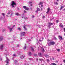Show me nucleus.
<instances>
[{"instance_id":"1","label":"nucleus","mask_w":65,"mask_h":65,"mask_svg":"<svg viewBox=\"0 0 65 65\" xmlns=\"http://www.w3.org/2000/svg\"><path fill=\"white\" fill-rule=\"evenodd\" d=\"M10 13H11V14L10 15V17H12V16L13 15L14 12L12 11H8V13H7L8 14H9Z\"/></svg>"},{"instance_id":"2","label":"nucleus","mask_w":65,"mask_h":65,"mask_svg":"<svg viewBox=\"0 0 65 65\" xmlns=\"http://www.w3.org/2000/svg\"><path fill=\"white\" fill-rule=\"evenodd\" d=\"M25 34H26V33H25V32H22L20 34L21 36L20 38V39H22V38H21V37H22V36H24V37H25Z\"/></svg>"},{"instance_id":"3","label":"nucleus","mask_w":65,"mask_h":65,"mask_svg":"<svg viewBox=\"0 0 65 65\" xmlns=\"http://www.w3.org/2000/svg\"><path fill=\"white\" fill-rule=\"evenodd\" d=\"M55 44V42L50 41V43H48V45L49 46L51 45H54Z\"/></svg>"},{"instance_id":"4","label":"nucleus","mask_w":65,"mask_h":65,"mask_svg":"<svg viewBox=\"0 0 65 65\" xmlns=\"http://www.w3.org/2000/svg\"><path fill=\"white\" fill-rule=\"evenodd\" d=\"M16 5V4L14 3V1H13L12 2V3L11 4V5L12 7H14V5Z\"/></svg>"},{"instance_id":"5","label":"nucleus","mask_w":65,"mask_h":65,"mask_svg":"<svg viewBox=\"0 0 65 65\" xmlns=\"http://www.w3.org/2000/svg\"><path fill=\"white\" fill-rule=\"evenodd\" d=\"M53 24L54 23H52L51 22H49L48 23V26L49 28H50L51 26V25H53Z\"/></svg>"},{"instance_id":"6","label":"nucleus","mask_w":65,"mask_h":65,"mask_svg":"<svg viewBox=\"0 0 65 65\" xmlns=\"http://www.w3.org/2000/svg\"><path fill=\"white\" fill-rule=\"evenodd\" d=\"M23 8L25 9V10H28L29 9V8L26 7V6H23Z\"/></svg>"},{"instance_id":"7","label":"nucleus","mask_w":65,"mask_h":65,"mask_svg":"<svg viewBox=\"0 0 65 65\" xmlns=\"http://www.w3.org/2000/svg\"><path fill=\"white\" fill-rule=\"evenodd\" d=\"M43 4V2H41L39 4V6H41V7H43V5H42Z\"/></svg>"},{"instance_id":"8","label":"nucleus","mask_w":65,"mask_h":65,"mask_svg":"<svg viewBox=\"0 0 65 65\" xmlns=\"http://www.w3.org/2000/svg\"><path fill=\"white\" fill-rule=\"evenodd\" d=\"M3 47H4V45H0V49L1 50H2L3 48Z\"/></svg>"},{"instance_id":"9","label":"nucleus","mask_w":65,"mask_h":65,"mask_svg":"<svg viewBox=\"0 0 65 65\" xmlns=\"http://www.w3.org/2000/svg\"><path fill=\"white\" fill-rule=\"evenodd\" d=\"M9 61V59L7 57H6V63L8 64V62Z\"/></svg>"},{"instance_id":"10","label":"nucleus","mask_w":65,"mask_h":65,"mask_svg":"<svg viewBox=\"0 0 65 65\" xmlns=\"http://www.w3.org/2000/svg\"><path fill=\"white\" fill-rule=\"evenodd\" d=\"M59 26L61 28H63L64 26L62 25V24L61 23H60V24L59 25Z\"/></svg>"},{"instance_id":"11","label":"nucleus","mask_w":65,"mask_h":65,"mask_svg":"<svg viewBox=\"0 0 65 65\" xmlns=\"http://www.w3.org/2000/svg\"><path fill=\"white\" fill-rule=\"evenodd\" d=\"M59 39L60 40H63V39H62V36H59Z\"/></svg>"},{"instance_id":"12","label":"nucleus","mask_w":65,"mask_h":65,"mask_svg":"<svg viewBox=\"0 0 65 65\" xmlns=\"http://www.w3.org/2000/svg\"><path fill=\"white\" fill-rule=\"evenodd\" d=\"M14 64L17 65V64H18V61L15 60V61H14Z\"/></svg>"},{"instance_id":"13","label":"nucleus","mask_w":65,"mask_h":65,"mask_svg":"<svg viewBox=\"0 0 65 65\" xmlns=\"http://www.w3.org/2000/svg\"><path fill=\"white\" fill-rule=\"evenodd\" d=\"M9 30L10 32H11V31H12V28H11L9 27Z\"/></svg>"},{"instance_id":"14","label":"nucleus","mask_w":65,"mask_h":65,"mask_svg":"<svg viewBox=\"0 0 65 65\" xmlns=\"http://www.w3.org/2000/svg\"><path fill=\"white\" fill-rule=\"evenodd\" d=\"M41 50L43 52H44V48H43L42 47L41 48Z\"/></svg>"},{"instance_id":"15","label":"nucleus","mask_w":65,"mask_h":65,"mask_svg":"<svg viewBox=\"0 0 65 65\" xmlns=\"http://www.w3.org/2000/svg\"><path fill=\"white\" fill-rule=\"evenodd\" d=\"M3 40V37H1L0 38V41H2V40Z\"/></svg>"},{"instance_id":"16","label":"nucleus","mask_w":65,"mask_h":65,"mask_svg":"<svg viewBox=\"0 0 65 65\" xmlns=\"http://www.w3.org/2000/svg\"><path fill=\"white\" fill-rule=\"evenodd\" d=\"M31 53L30 52H29L28 53V55L29 56H31Z\"/></svg>"},{"instance_id":"17","label":"nucleus","mask_w":65,"mask_h":65,"mask_svg":"<svg viewBox=\"0 0 65 65\" xmlns=\"http://www.w3.org/2000/svg\"><path fill=\"white\" fill-rule=\"evenodd\" d=\"M13 39L14 40H16V38L15 37V36H13Z\"/></svg>"},{"instance_id":"18","label":"nucleus","mask_w":65,"mask_h":65,"mask_svg":"<svg viewBox=\"0 0 65 65\" xmlns=\"http://www.w3.org/2000/svg\"><path fill=\"white\" fill-rule=\"evenodd\" d=\"M23 28L25 30H27V28H26V26H23Z\"/></svg>"},{"instance_id":"19","label":"nucleus","mask_w":65,"mask_h":65,"mask_svg":"<svg viewBox=\"0 0 65 65\" xmlns=\"http://www.w3.org/2000/svg\"><path fill=\"white\" fill-rule=\"evenodd\" d=\"M25 56H23V55H21V56L20 58H21V59H23V58H24V57Z\"/></svg>"},{"instance_id":"20","label":"nucleus","mask_w":65,"mask_h":65,"mask_svg":"<svg viewBox=\"0 0 65 65\" xmlns=\"http://www.w3.org/2000/svg\"><path fill=\"white\" fill-rule=\"evenodd\" d=\"M45 57H46V58H49V56L48 55H45Z\"/></svg>"},{"instance_id":"21","label":"nucleus","mask_w":65,"mask_h":65,"mask_svg":"<svg viewBox=\"0 0 65 65\" xmlns=\"http://www.w3.org/2000/svg\"><path fill=\"white\" fill-rule=\"evenodd\" d=\"M49 10H50V8H48L47 11V12H46V13H48V12H49Z\"/></svg>"},{"instance_id":"22","label":"nucleus","mask_w":65,"mask_h":65,"mask_svg":"<svg viewBox=\"0 0 65 65\" xmlns=\"http://www.w3.org/2000/svg\"><path fill=\"white\" fill-rule=\"evenodd\" d=\"M27 47L26 46V45H25L24 46V47L23 48V49L24 50H25V49H26V48Z\"/></svg>"},{"instance_id":"23","label":"nucleus","mask_w":65,"mask_h":65,"mask_svg":"<svg viewBox=\"0 0 65 65\" xmlns=\"http://www.w3.org/2000/svg\"><path fill=\"white\" fill-rule=\"evenodd\" d=\"M38 55L40 56H41V53H38Z\"/></svg>"},{"instance_id":"24","label":"nucleus","mask_w":65,"mask_h":65,"mask_svg":"<svg viewBox=\"0 0 65 65\" xmlns=\"http://www.w3.org/2000/svg\"><path fill=\"white\" fill-rule=\"evenodd\" d=\"M39 61H43V59H39Z\"/></svg>"},{"instance_id":"25","label":"nucleus","mask_w":65,"mask_h":65,"mask_svg":"<svg viewBox=\"0 0 65 65\" xmlns=\"http://www.w3.org/2000/svg\"><path fill=\"white\" fill-rule=\"evenodd\" d=\"M37 9L38 11H40V9L37 8Z\"/></svg>"},{"instance_id":"26","label":"nucleus","mask_w":65,"mask_h":65,"mask_svg":"<svg viewBox=\"0 0 65 65\" xmlns=\"http://www.w3.org/2000/svg\"><path fill=\"white\" fill-rule=\"evenodd\" d=\"M34 48H31V51L32 52H34Z\"/></svg>"},{"instance_id":"27","label":"nucleus","mask_w":65,"mask_h":65,"mask_svg":"<svg viewBox=\"0 0 65 65\" xmlns=\"http://www.w3.org/2000/svg\"><path fill=\"white\" fill-rule=\"evenodd\" d=\"M55 4V5H58V3L57 2H55L54 3Z\"/></svg>"},{"instance_id":"28","label":"nucleus","mask_w":65,"mask_h":65,"mask_svg":"<svg viewBox=\"0 0 65 65\" xmlns=\"http://www.w3.org/2000/svg\"><path fill=\"white\" fill-rule=\"evenodd\" d=\"M5 31V29H3L2 30V32H4Z\"/></svg>"},{"instance_id":"29","label":"nucleus","mask_w":65,"mask_h":65,"mask_svg":"<svg viewBox=\"0 0 65 65\" xmlns=\"http://www.w3.org/2000/svg\"><path fill=\"white\" fill-rule=\"evenodd\" d=\"M62 8H63V6H61V8H60V10H61L62 9Z\"/></svg>"},{"instance_id":"30","label":"nucleus","mask_w":65,"mask_h":65,"mask_svg":"<svg viewBox=\"0 0 65 65\" xmlns=\"http://www.w3.org/2000/svg\"><path fill=\"white\" fill-rule=\"evenodd\" d=\"M28 19V18H27V17H25L24 18L25 20H27V19Z\"/></svg>"},{"instance_id":"31","label":"nucleus","mask_w":65,"mask_h":65,"mask_svg":"<svg viewBox=\"0 0 65 65\" xmlns=\"http://www.w3.org/2000/svg\"><path fill=\"white\" fill-rule=\"evenodd\" d=\"M15 54H14L13 55V57H15Z\"/></svg>"},{"instance_id":"32","label":"nucleus","mask_w":65,"mask_h":65,"mask_svg":"<svg viewBox=\"0 0 65 65\" xmlns=\"http://www.w3.org/2000/svg\"><path fill=\"white\" fill-rule=\"evenodd\" d=\"M18 29L19 30H21V29L20 28H18Z\"/></svg>"},{"instance_id":"33","label":"nucleus","mask_w":65,"mask_h":65,"mask_svg":"<svg viewBox=\"0 0 65 65\" xmlns=\"http://www.w3.org/2000/svg\"><path fill=\"white\" fill-rule=\"evenodd\" d=\"M52 64L53 65H57V64L55 63H52Z\"/></svg>"},{"instance_id":"34","label":"nucleus","mask_w":65,"mask_h":65,"mask_svg":"<svg viewBox=\"0 0 65 65\" xmlns=\"http://www.w3.org/2000/svg\"><path fill=\"white\" fill-rule=\"evenodd\" d=\"M16 15H19V13H17L15 14Z\"/></svg>"},{"instance_id":"35","label":"nucleus","mask_w":65,"mask_h":65,"mask_svg":"<svg viewBox=\"0 0 65 65\" xmlns=\"http://www.w3.org/2000/svg\"><path fill=\"white\" fill-rule=\"evenodd\" d=\"M38 27H39V28H41V26H40V25H38Z\"/></svg>"},{"instance_id":"36","label":"nucleus","mask_w":65,"mask_h":65,"mask_svg":"<svg viewBox=\"0 0 65 65\" xmlns=\"http://www.w3.org/2000/svg\"><path fill=\"white\" fill-rule=\"evenodd\" d=\"M47 41H48V42H50V41H51V40H48Z\"/></svg>"},{"instance_id":"37","label":"nucleus","mask_w":65,"mask_h":65,"mask_svg":"<svg viewBox=\"0 0 65 65\" xmlns=\"http://www.w3.org/2000/svg\"><path fill=\"white\" fill-rule=\"evenodd\" d=\"M32 2H29V4H31L32 3Z\"/></svg>"},{"instance_id":"38","label":"nucleus","mask_w":65,"mask_h":65,"mask_svg":"<svg viewBox=\"0 0 65 65\" xmlns=\"http://www.w3.org/2000/svg\"><path fill=\"white\" fill-rule=\"evenodd\" d=\"M54 39L55 40H57V38H56L55 37H54Z\"/></svg>"},{"instance_id":"39","label":"nucleus","mask_w":65,"mask_h":65,"mask_svg":"<svg viewBox=\"0 0 65 65\" xmlns=\"http://www.w3.org/2000/svg\"><path fill=\"white\" fill-rule=\"evenodd\" d=\"M59 22V20H57L56 21V23H58Z\"/></svg>"},{"instance_id":"40","label":"nucleus","mask_w":65,"mask_h":65,"mask_svg":"<svg viewBox=\"0 0 65 65\" xmlns=\"http://www.w3.org/2000/svg\"><path fill=\"white\" fill-rule=\"evenodd\" d=\"M2 15H3V16H4V15H5V14H4V13H2Z\"/></svg>"},{"instance_id":"41","label":"nucleus","mask_w":65,"mask_h":65,"mask_svg":"<svg viewBox=\"0 0 65 65\" xmlns=\"http://www.w3.org/2000/svg\"><path fill=\"white\" fill-rule=\"evenodd\" d=\"M24 16L23 15H22V19H23V18H24Z\"/></svg>"},{"instance_id":"42","label":"nucleus","mask_w":65,"mask_h":65,"mask_svg":"<svg viewBox=\"0 0 65 65\" xmlns=\"http://www.w3.org/2000/svg\"><path fill=\"white\" fill-rule=\"evenodd\" d=\"M46 60L47 62H49L50 61V60L49 59H47Z\"/></svg>"},{"instance_id":"43","label":"nucleus","mask_w":65,"mask_h":65,"mask_svg":"<svg viewBox=\"0 0 65 65\" xmlns=\"http://www.w3.org/2000/svg\"><path fill=\"white\" fill-rule=\"evenodd\" d=\"M57 51L58 52H59V51H60V49H58L57 50Z\"/></svg>"},{"instance_id":"44","label":"nucleus","mask_w":65,"mask_h":65,"mask_svg":"<svg viewBox=\"0 0 65 65\" xmlns=\"http://www.w3.org/2000/svg\"><path fill=\"white\" fill-rule=\"evenodd\" d=\"M29 60H32V58H29Z\"/></svg>"},{"instance_id":"45","label":"nucleus","mask_w":65,"mask_h":65,"mask_svg":"<svg viewBox=\"0 0 65 65\" xmlns=\"http://www.w3.org/2000/svg\"><path fill=\"white\" fill-rule=\"evenodd\" d=\"M36 61H38V59H36Z\"/></svg>"},{"instance_id":"46","label":"nucleus","mask_w":65,"mask_h":65,"mask_svg":"<svg viewBox=\"0 0 65 65\" xmlns=\"http://www.w3.org/2000/svg\"><path fill=\"white\" fill-rule=\"evenodd\" d=\"M18 55H20V52H19L18 53Z\"/></svg>"},{"instance_id":"47","label":"nucleus","mask_w":65,"mask_h":65,"mask_svg":"<svg viewBox=\"0 0 65 65\" xmlns=\"http://www.w3.org/2000/svg\"><path fill=\"white\" fill-rule=\"evenodd\" d=\"M19 45H17V47H19Z\"/></svg>"},{"instance_id":"48","label":"nucleus","mask_w":65,"mask_h":65,"mask_svg":"<svg viewBox=\"0 0 65 65\" xmlns=\"http://www.w3.org/2000/svg\"><path fill=\"white\" fill-rule=\"evenodd\" d=\"M29 41H30V40H29L28 41V42H29Z\"/></svg>"},{"instance_id":"49","label":"nucleus","mask_w":65,"mask_h":65,"mask_svg":"<svg viewBox=\"0 0 65 65\" xmlns=\"http://www.w3.org/2000/svg\"><path fill=\"white\" fill-rule=\"evenodd\" d=\"M5 19H4V23H5Z\"/></svg>"},{"instance_id":"50","label":"nucleus","mask_w":65,"mask_h":65,"mask_svg":"<svg viewBox=\"0 0 65 65\" xmlns=\"http://www.w3.org/2000/svg\"><path fill=\"white\" fill-rule=\"evenodd\" d=\"M24 13H26V11H25L24 10Z\"/></svg>"},{"instance_id":"51","label":"nucleus","mask_w":65,"mask_h":65,"mask_svg":"<svg viewBox=\"0 0 65 65\" xmlns=\"http://www.w3.org/2000/svg\"><path fill=\"white\" fill-rule=\"evenodd\" d=\"M64 31L65 32V28H64Z\"/></svg>"},{"instance_id":"52","label":"nucleus","mask_w":65,"mask_h":65,"mask_svg":"<svg viewBox=\"0 0 65 65\" xmlns=\"http://www.w3.org/2000/svg\"><path fill=\"white\" fill-rule=\"evenodd\" d=\"M15 26V25H13V27H12V28H13Z\"/></svg>"},{"instance_id":"53","label":"nucleus","mask_w":65,"mask_h":65,"mask_svg":"<svg viewBox=\"0 0 65 65\" xmlns=\"http://www.w3.org/2000/svg\"><path fill=\"white\" fill-rule=\"evenodd\" d=\"M39 41H41V42L42 41L41 40H39Z\"/></svg>"},{"instance_id":"54","label":"nucleus","mask_w":65,"mask_h":65,"mask_svg":"<svg viewBox=\"0 0 65 65\" xmlns=\"http://www.w3.org/2000/svg\"><path fill=\"white\" fill-rule=\"evenodd\" d=\"M63 62H64V63H65V60H63Z\"/></svg>"},{"instance_id":"55","label":"nucleus","mask_w":65,"mask_h":65,"mask_svg":"<svg viewBox=\"0 0 65 65\" xmlns=\"http://www.w3.org/2000/svg\"><path fill=\"white\" fill-rule=\"evenodd\" d=\"M13 51H15V49L14 48L13 49Z\"/></svg>"},{"instance_id":"56","label":"nucleus","mask_w":65,"mask_h":65,"mask_svg":"<svg viewBox=\"0 0 65 65\" xmlns=\"http://www.w3.org/2000/svg\"><path fill=\"white\" fill-rule=\"evenodd\" d=\"M34 15H32V18H34Z\"/></svg>"},{"instance_id":"57","label":"nucleus","mask_w":65,"mask_h":65,"mask_svg":"<svg viewBox=\"0 0 65 65\" xmlns=\"http://www.w3.org/2000/svg\"><path fill=\"white\" fill-rule=\"evenodd\" d=\"M37 55L36 54H34V56H37Z\"/></svg>"},{"instance_id":"58","label":"nucleus","mask_w":65,"mask_h":65,"mask_svg":"<svg viewBox=\"0 0 65 65\" xmlns=\"http://www.w3.org/2000/svg\"><path fill=\"white\" fill-rule=\"evenodd\" d=\"M41 10L42 11V8H41Z\"/></svg>"},{"instance_id":"59","label":"nucleus","mask_w":65,"mask_h":65,"mask_svg":"<svg viewBox=\"0 0 65 65\" xmlns=\"http://www.w3.org/2000/svg\"><path fill=\"white\" fill-rule=\"evenodd\" d=\"M1 19H2V18H0V20H1Z\"/></svg>"},{"instance_id":"60","label":"nucleus","mask_w":65,"mask_h":65,"mask_svg":"<svg viewBox=\"0 0 65 65\" xmlns=\"http://www.w3.org/2000/svg\"><path fill=\"white\" fill-rule=\"evenodd\" d=\"M30 5L31 6H32V5Z\"/></svg>"},{"instance_id":"61","label":"nucleus","mask_w":65,"mask_h":65,"mask_svg":"<svg viewBox=\"0 0 65 65\" xmlns=\"http://www.w3.org/2000/svg\"><path fill=\"white\" fill-rule=\"evenodd\" d=\"M30 8L31 9V10H32V8Z\"/></svg>"},{"instance_id":"62","label":"nucleus","mask_w":65,"mask_h":65,"mask_svg":"<svg viewBox=\"0 0 65 65\" xmlns=\"http://www.w3.org/2000/svg\"><path fill=\"white\" fill-rule=\"evenodd\" d=\"M42 39H43V38H42Z\"/></svg>"},{"instance_id":"63","label":"nucleus","mask_w":65,"mask_h":65,"mask_svg":"<svg viewBox=\"0 0 65 65\" xmlns=\"http://www.w3.org/2000/svg\"><path fill=\"white\" fill-rule=\"evenodd\" d=\"M53 60H54V58H53Z\"/></svg>"},{"instance_id":"64","label":"nucleus","mask_w":65,"mask_h":65,"mask_svg":"<svg viewBox=\"0 0 65 65\" xmlns=\"http://www.w3.org/2000/svg\"><path fill=\"white\" fill-rule=\"evenodd\" d=\"M7 17H9V16L7 15Z\"/></svg>"}]
</instances>
